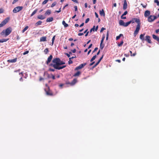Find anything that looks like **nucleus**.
Returning a JSON list of instances; mask_svg holds the SVG:
<instances>
[{"label": "nucleus", "instance_id": "obj_35", "mask_svg": "<svg viewBox=\"0 0 159 159\" xmlns=\"http://www.w3.org/2000/svg\"><path fill=\"white\" fill-rule=\"evenodd\" d=\"M123 43H124V42H123V41L122 40L120 43H118V46L120 47V46H122V45H123Z\"/></svg>", "mask_w": 159, "mask_h": 159}, {"label": "nucleus", "instance_id": "obj_40", "mask_svg": "<svg viewBox=\"0 0 159 159\" xmlns=\"http://www.w3.org/2000/svg\"><path fill=\"white\" fill-rule=\"evenodd\" d=\"M57 4V2H53L51 5V7H52L55 6Z\"/></svg>", "mask_w": 159, "mask_h": 159}, {"label": "nucleus", "instance_id": "obj_23", "mask_svg": "<svg viewBox=\"0 0 159 159\" xmlns=\"http://www.w3.org/2000/svg\"><path fill=\"white\" fill-rule=\"evenodd\" d=\"M62 24L65 28H66L68 26V24H66L64 20L62 21Z\"/></svg>", "mask_w": 159, "mask_h": 159}, {"label": "nucleus", "instance_id": "obj_2", "mask_svg": "<svg viewBox=\"0 0 159 159\" xmlns=\"http://www.w3.org/2000/svg\"><path fill=\"white\" fill-rule=\"evenodd\" d=\"M130 23H134V22L137 23V25L136 26V29L134 31V36H136L138 34L140 28V20L139 19L136 18H133L131 20L129 21Z\"/></svg>", "mask_w": 159, "mask_h": 159}, {"label": "nucleus", "instance_id": "obj_64", "mask_svg": "<svg viewBox=\"0 0 159 159\" xmlns=\"http://www.w3.org/2000/svg\"><path fill=\"white\" fill-rule=\"evenodd\" d=\"M95 63V61H93L89 64L90 66H92Z\"/></svg>", "mask_w": 159, "mask_h": 159}, {"label": "nucleus", "instance_id": "obj_22", "mask_svg": "<svg viewBox=\"0 0 159 159\" xmlns=\"http://www.w3.org/2000/svg\"><path fill=\"white\" fill-rule=\"evenodd\" d=\"M53 20V18L52 17H50L48 18L46 20L47 22H50L52 21Z\"/></svg>", "mask_w": 159, "mask_h": 159}, {"label": "nucleus", "instance_id": "obj_60", "mask_svg": "<svg viewBox=\"0 0 159 159\" xmlns=\"http://www.w3.org/2000/svg\"><path fill=\"white\" fill-rule=\"evenodd\" d=\"M21 70L20 69H19L18 70L14 71V72H19Z\"/></svg>", "mask_w": 159, "mask_h": 159}, {"label": "nucleus", "instance_id": "obj_29", "mask_svg": "<svg viewBox=\"0 0 159 159\" xmlns=\"http://www.w3.org/2000/svg\"><path fill=\"white\" fill-rule=\"evenodd\" d=\"M37 11H38L37 9H36L35 10H34L33 11V12L31 14L30 16H32L33 15H34L35 14V13L37 12Z\"/></svg>", "mask_w": 159, "mask_h": 159}, {"label": "nucleus", "instance_id": "obj_47", "mask_svg": "<svg viewBox=\"0 0 159 159\" xmlns=\"http://www.w3.org/2000/svg\"><path fill=\"white\" fill-rule=\"evenodd\" d=\"M68 62V64H70L72 63L73 61L71 59H70V60H69Z\"/></svg>", "mask_w": 159, "mask_h": 159}, {"label": "nucleus", "instance_id": "obj_42", "mask_svg": "<svg viewBox=\"0 0 159 159\" xmlns=\"http://www.w3.org/2000/svg\"><path fill=\"white\" fill-rule=\"evenodd\" d=\"M95 27V26H94L93 27L90 29V33H91L92 31H94Z\"/></svg>", "mask_w": 159, "mask_h": 159}, {"label": "nucleus", "instance_id": "obj_38", "mask_svg": "<svg viewBox=\"0 0 159 159\" xmlns=\"http://www.w3.org/2000/svg\"><path fill=\"white\" fill-rule=\"evenodd\" d=\"M105 35H103V36H102V39H101V44H102L103 43V41H104V40L105 39Z\"/></svg>", "mask_w": 159, "mask_h": 159}, {"label": "nucleus", "instance_id": "obj_33", "mask_svg": "<svg viewBox=\"0 0 159 159\" xmlns=\"http://www.w3.org/2000/svg\"><path fill=\"white\" fill-rule=\"evenodd\" d=\"M130 24V21H128L126 23H125L124 27H127Z\"/></svg>", "mask_w": 159, "mask_h": 159}, {"label": "nucleus", "instance_id": "obj_50", "mask_svg": "<svg viewBox=\"0 0 159 159\" xmlns=\"http://www.w3.org/2000/svg\"><path fill=\"white\" fill-rule=\"evenodd\" d=\"M98 48L97 47L95 48L94 50L93 51V53L95 51H96L98 49Z\"/></svg>", "mask_w": 159, "mask_h": 159}, {"label": "nucleus", "instance_id": "obj_54", "mask_svg": "<svg viewBox=\"0 0 159 159\" xmlns=\"http://www.w3.org/2000/svg\"><path fill=\"white\" fill-rule=\"evenodd\" d=\"M71 51L73 53H75V52L76 50L75 49H74L71 50Z\"/></svg>", "mask_w": 159, "mask_h": 159}, {"label": "nucleus", "instance_id": "obj_43", "mask_svg": "<svg viewBox=\"0 0 159 159\" xmlns=\"http://www.w3.org/2000/svg\"><path fill=\"white\" fill-rule=\"evenodd\" d=\"M48 2V0H44L42 2V4L43 5H44L47 3Z\"/></svg>", "mask_w": 159, "mask_h": 159}, {"label": "nucleus", "instance_id": "obj_31", "mask_svg": "<svg viewBox=\"0 0 159 159\" xmlns=\"http://www.w3.org/2000/svg\"><path fill=\"white\" fill-rule=\"evenodd\" d=\"M29 27L28 26H26L22 30V32L23 33H24L26 30H27L28 28Z\"/></svg>", "mask_w": 159, "mask_h": 159}, {"label": "nucleus", "instance_id": "obj_6", "mask_svg": "<svg viewBox=\"0 0 159 159\" xmlns=\"http://www.w3.org/2000/svg\"><path fill=\"white\" fill-rule=\"evenodd\" d=\"M9 17H7L0 24V28L3 27L6 24L9 20Z\"/></svg>", "mask_w": 159, "mask_h": 159}, {"label": "nucleus", "instance_id": "obj_17", "mask_svg": "<svg viewBox=\"0 0 159 159\" xmlns=\"http://www.w3.org/2000/svg\"><path fill=\"white\" fill-rule=\"evenodd\" d=\"M145 35V34H141L140 35V39L143 41H145V39L144 38V36Z\"/></svg>", "mask_w": 159, "mask_h": 159}, {"label": "nucleus", "instance_id": "obj_41", "mask_svg": "<svg viewBox=\"0 0 159 159\" xmlns=\"http://www.w3.org/2000/svg\"><path fill=\"white\" fill-rule=\"evenodd\" d=\"M154 2L156 3L157 6L159 5V1L158 0H154Z\"/></svg>", "mask_w": 159, "mask_h": 159}, {"label": "nucleus", "instance_id": "obj_7", "mask_svg": "<svg viewBox=\"0 0 159 159\" xmlns=\"http://www.w3.org/2000/svg\"><path fill=\"white\" fill-rule=\"evenodd\" d=\"M46 94L48 96H52L53 95V94L52 92L50 90L49 88L48 87V88L47 90L45 89Z\"/></svg>", "mask_w": 159, "mask_h": 159}, {"label": "nucleus", "instance_id": "obj_5", "mask_svg": "<svg viewBox=\"0 0 159 159\" xmlns=\"http://www.w3.org/2000/svg\"><path fill=\"white\" fill-rule=\"evenodd\" d=\"M157 18V17L156 16L150 15L148 18V21L149 22H152L153 21L155 20Z\"/></svg>", "mask_w": 159, "mask_h": 159}, {"label": "nucleus", "instance_id": "obj_44", "mask_svg": "<svg viewBox=\"0 0 159 159\" xmlns=\"http://www.w3.org/2000/svg\"><path fill=\"white\" fill-rule=\"evenodd\" d=\"M108 36H109V31H107V36L106 38V40H107L108 38Z\"/></svg>", "mask_w": 159, "mask_h": 159}, {"label": "nucleus", "instance_id": "obj_9", "mask_svg": "<svg viewBox=\"0 0 159 159\" xmlns=\"http://www.w3.org/2000/svg\"><path fill=\"white\" fill-rule=\"evenodd\" d=\"M52 58V55H50L48 58L47 61H46V63L47 64H48L51 62Z\"/></svg>", "mask_w": 159, "mask_h": 159}, {"label": "nucleus", "instance_id": "obj_20", "mask_svg": "<svg viewBox=\"0 0 159 159\" xmlns=\"http://www.w3.org/2000/svg\"><path fill=\"white\" fill-rule=\"evenodd\" d=\"M51 13V11L50 10H48L45 13V15H49Z\"/></svg>", "mask_w": 159, "mask_h": 159}, {"label": "nucleus", "instance_id": "obj_28", "mask_svg": "<svg viewBox=\"0 0 159 159\" xmlns=\"http://www.w3.org/2000/svg\"><path fill=\"white\" fill-rule=\"evenodd\" d=\"M88 29H87L84 32V34H86L85 35V36H87L88 35V34L89 33V31H88Z\"/></svg>", "mask_w": 159, "mask_h": 159}, {"label": "nucleus", "instance_id": "obj_12", "mask_svg": "<svg viewBox=\"0 0 159 159\" xmlns=\"http://www.w3.org/2000/svg\"><path fill=\"white\" fill-rule=\"evenodd\" d=\"M17 58H15L14 59H10L8 60L7 61L8 62L10 63H14L16 62L17 61Z\"/></svg>", "mask_w": 159, "mask_h": 159}, {"label": "nucleus", "instance_id": "obj_24", "mask_svg": "<svg viewBox=\"0 0 159 159\" xmlns=\"http://www.w3.org/2000/svg\"><path fill=\"white\" fill-rule=\"evenodd\" d=\"M8 39H0V43H3L4 42H6L8 40Z\"/></svg>", "mask_w": 159, "mask_h": 159}, {"label": "nucleus", "instance_id": "obj_53", "mask_svg": "<svg viewBox=\"0 0 159 159\" xmlns=\"http://www.w3.org/2000/svg\"><path fill=\"white\" fill-rule=\"evenodd\" d=\"M18 0H14L12 2V4H14L18 1Z\"/></svg>", "mask_w": 159, "mask_h": 159}, {"label": "nucleus", "instance_id": "obj_30", "mask_svg": "<svg viewBox=\"0 0 159 159\" xmlns=\"http://www.w3.org/2000/svg\"><path fill=\"white\" fill-rule=\"evenodd\" d=\"M87 64L86 63H84L83 64H80V65L81 66L82 68H83L85 66H86Z\"/></svg>", "mask_w": 159, "mask_h": 159}, {"label": "nucleus", "instance_id": "obj_56", "mask_svg": "<svg viewBox=\"0 0 159 159\" xmlns=\"http://www.w3.org/2000/svg\"><path fill=\"white\" fill-rule=\"evenodd\" d=\"M19 75H20L21 77H22L23 75V72H21L19 73Z\"/></svg>", "mask_w": 159, "mask_h": 159}, {"label": "nucleus", "instance_id": "obj_34", "mask_svg": "<svg viewBox=\"0 0 159 159\" xmlns=\"http://www.w3.org/2000/svg\"><path fill=\"white\" fill-rule=\"evenodd\" d=\"M82 68H81V66L80 65H79V66L76 67L75 69V70H77L79 69H81Z\"/></svg>", "mask_w": 159, "mask_h": 159}, {"label": "nucleus", "instance_id": "obj_15", "mask_svg": "<svg viewBox=\"0 0 159 159\" xmlns=\"http://www.w3.org/2000/svg\"><path fill=\"white\" fill-rule=\"evenodd\" d=\"M128 13V12L127 11H125L124 13L121 15V19H125L126 17L125 16L124 17H123V16L125 15H126Z\"/></svg>", "mask_w": 159, "mask_h": 159}, {"label": "nucleus", "instance_id": "obj_39", "mask_svg": "<svg viewBox=\"0 0 159 159\" xmlns=\"http://www.w3.org/2000/svg\"><path fill=\"white\" fill-rule=\"evenodd\" d=\"M49 52L48 49V48H46L44 50V52L45 54H47Z\"/></svg>", "mask_w": 159, "mask_h": 159}, {"label": "nucleus", "instance_id": "obj_62", "mask_svg": "<svg viewBox=\"0 0 159 159\" xmlns=\"http://www.w3.org/2000/svg\"><path fill=\"white\" fill-rule=\"evenodd\" d=\"M136 54V52H135L133 54H131V56H134Z\"/></svg>", "mask_w": 159, "mask_h": 159}, {"label": "nucleus", "instance_id": "obj_46", "mask_svg": "<svg viewBox=\"0 0 159 159\" xmlns=\"http://www.w3.org/2000/svg\"><path fill=\"white\" fill-rule=\"evenodd\" d=\"M49 70L51 71L54 72L55 71V70L54 69H53L50 68L49 69Z\"/></svg>", "mask_w": 159, "mask_h": 159}, {"label": "nucleus", "instance_id": "obj_14", "mask_svg": "<svg viewBox=\"0 0 159 159\" xmlns=\"http://www.w3.org/2000/svg\"><path fill=\"white\" fill-rule=\"evenodd\" d=\"M81 74L80 71H78L76 73L74 74L73 76L74 77H76L79 76Z\"/></svg>", "mask_w": 159, "mask_h": 159}, {"label": "nucleus", "instance_id": "obj_45", "mask_svg": "<svg viewBox=\"0 0 159 159\" xmlns=\"http://www.w3.org/2000/svg\"><path fill=\"white\" fill-rule=\"evenodd\" d=\"M141 5L144 8H146L147 6V4H146V5H144L143 3H141Z\"/></svg>", "mask_w": 159, "mask_h": 159}, {"label": "nucleus", "instance_id": "obj_48", "mask_svg": "<svg viewBox=\"0 0 159 159\" xmlns=\"http://www.w3.org/2000/svg\"><path fill=\"white\" fill-rule=\"evenodd\" d=\"M74 7L75 8V11H77L78 8H77V6H75Z\"/></svg>", "mask_w": 159, "mask_h": 159}, {"label": "nucleus", "instance_id": "obj_36", "mask_svg": "<svg viewBox=\"0 0 159 159\" xmlns=\"http://www.w3.org/2000/svg\"><path fill=\"white\" fill-rule=\"evenodd\" d=\"M55 38V36H53L52 39V45L54 43V40Z\"/></svg>", "mask_w": 159, "mask_h": 159}, {"label": "nucleus", "instance_id": "obj_21", "mask_svg": "<svg viewBox=\"0 0 159 159\" xmlns=\"http://www.w3.org/2000/svg\"><path fill=\"white\" fill-rule=\"evenodd\" d=\"M119 24L121 26H124L125 22H124V21L122 20H120L119 21Z\"/></svg>", "mask_w": 159, "mask_h": 159}, {"label": "nucleus", "instance_id": "obj_58", "mask_svg": "<svg viewBox=\"0 0 159 159\" xmlns=\"http://www.w3.org/2000/svg\"><path fill=\"white\" fill-rule=\"evenodd\" d=\"M83 34H84L83 33H79L78 34V35L80 36H82V35H83Z\"/></svg>", "mask_w": 159, "mask_h": 159}, {"label": "nucleus", "instance_id": "obj_52", "mask_svg": "<svg viewBox=\"0 0 159 159\" xmlns=\"http://www.w3.org/2000/svg\"><path fill=\"white\" fill-rule=\"evenodd\" d=\"M89 18H87L85 20V23H87L89 21Z\"/></svg>", "mask_w": 159, "mask_h": 159}, {"label": "nucleus", "instance_id": "obj_13", "mask_svg": "<svg viewBox=\"0 0 159 159\" xmlns=\"http://www.w3.org/2000/svg\"><path fill=\"white\" fill-rule=\"evenodd\" d=\"M77 81V79H74L71 82L69 83L68 84H70L71 85H73L76 83Z\"/></svg>", "mask_w": 159, "mask_h": 159}, {"label": "nucleus", "instance_id": "obj_10", "mask_svg": "<svg viewBox=\"0 0 159 159\" xmlns=\"http://www.w3.org/2000/svg\"><path fill=\"white\" fill-rule=\"evenodd\" d=\"M150 11H149L146 10L144 12V16L146 17H148L150 16Z\"/></svg>", "mask_w": 159, "mask_h": 159}, {"label": "nucleus", "instance_id": "obj_37", "mask_svg": "<svg viewBox=\"0 0 159 159\" xmlns=\"http://www.w3.org/2000/svg\"><path fill=\"white\" fill-rule=\"evenodd\" d=\"M104 47V44H102V43L101 44V43H100V48L101 49H102Z\"/></svg>", "mask_w": 159, "mask_h": 159}, {"label": "nucleus", "instance_id": "obj_32", "mask_svg": "<svg viewBox=\"0 0 159 159\" xmlns=\"http://www.w3.org/2000/svg\"><path fill=\"white\" fill-rule=\"evenodd\" d=\"M96 55H95V56H93L92 57V58L91 59V60H90V61L91 62H92L93 61V60H94L95 58H96Z\"/></svg>", "mask_w": 159, "mask_h": 159}, {"label": "nucleus", "instance_id": "obj_11", "mask_svg": "<svg viewBox=\"0 0 159 159\" xmlns=\"http://www.w3.org/2000/svg\"><path fill=\"white\" fill-rule=\"evenodd\" d=\"M127 7V4L126 0H124L123 6V9L124 10H126Z\"/></svg>", "mask_w": 159, "mask_h": 159}, {"label": "nucleus", "instance_id": "obj_51", "mask_svg": "<svg viewBox=\"0 0 159 159\" xmlns=\"http://www.w3.org/2000/svg\"><path fill=\"white\" fill-rule=\"evenodd\" d=\"M29 52L28 51H25V52H24L23 53L24 55H26L27 54H28L29 53Z\"/></svg>", "mask_w": 159, "mask_h": 159}, {"label": "nucleus", "instance_id": "obj_27", "mask_svg": "<svg viewBox=\"0 0 159 159\" xmlns=\"http://www.w3.org/2000/svg\"><path fill=\"white\" fill-rule=\"evenodd\" d=\"M123 35L122 34H120L119 35L117 36L116 38V40H118L120 39L121 36H123Z\"/></svg>", "mask_w": 159, "mask_h": 159}, {"label": "nucleus", "instance_id": "obj_3", "mask_svg": "<svg viewBox=\"0 0 159 159\" xmlns=\"http://www.w3.org/2000/svg\"><path fill=\"white\" fill-rule=\"evenodd\" d=\"M11 30L10 28H7L5 30H3L1 33V34H5L6 36L9 35L11 32Z\"/></svg>", "mask_w": 159, "mask_h": 159}, {"label": "nucleus", "instance_id": "obj_63", "mask_svg": "<svg viewBox=\"0 0 159 159\" xmlns=\"http://www.w3.org/2000/svg\"><path fill=\"white\" fill-rule=\"evenodd\" d=\"M52 76V78L53 80H55V77L54 75H53L52 74L51 75Z\"/></svg>", "mask_w": 159, "mask_h": 159}, {"label": "nucleus", "instance_id": "obj_49", "mask_svg": "<svg viewBox=\"0 0 159 159\" xmlns=\"http://www.w3.org/2000/svg\"><path fill=\"white\" fill-rule=\"evenodd\" d=\"M105 30V28L104 27H102L100 30V32H102L104 30Z\"/></svg>", "mask_w": 159, "mask_h": 159}, {"label": "nucleus", "instance_id": "obj_61", "mask_svg": "<svg viewBox=\"0 0 159 159\" xmlns=\"http://www.w3.org/2000/svg\"><path fill=\"white\" fill-rule=\"evenodd\" d=\"M98 64V63L97 62L96 64L93 66V68L95 67Z\"/></svg>", "mask_w": 159, "mask_h": 159}, {"label": "nucleus", "instance_id": "obj_25", "mask_svg": "<svg viewBox=\"0 0 159 159\" xmlns=\"http://www.w3.org/2000/svg\"><path fill=\"white\" fill-rule=\"evenodd\" d=\"M152 38L156 40L157 41L159 38L155 34L152 35Z\"/></svg>", "mask_w": 159, "mask_h": 159}, {"label": "nucleus", "instance_id": "obj_19", "mask_svg": "<svg viewBox=\"0 0 159 159\" xmlns=\"http://www.w3.org/2000/svg\"><path fill=\"white\" fill-rule=\"evenodd\" d=\"M99 13L100 15L101 16H105V13L103 9H102L101 11H100Z\"/></svg>", "mask_w": 159, "mask_h": 159}, {"label": "nucleus", "instance_id": "obj_1", "mask_svg": "<svg viewBox=\"0 0 159 159\" xmlns=\"http://www.w3.org/2000/svg\"><path fill=\"white\" fill-rule=\"evenodd\" d=\"M52 62L53 64H50V66L53 67L54 69L60 70L66 66V65L61 66L65 64V62L61 61L59 58H54Z\"/></svg>", "mask_w": 159, "mask_h": 159}, {"label": "nucleus", "instance_id": "obj_16", "mask_svg": "<svg viewBox=\"0 0 159 159\" xmlns=\"http://www.w3.org/2000/svg\"><path fill=\"white\" fill-rule=\"evenodd\" d=\"M37 18L39 19L43 20L45 18V17L42 15H39L38 16Z\"/></svg>", "mask_w": 159, "mask_h": 159}, {"label": "nucleus", "instance_id": "obj_26", "mask_svg": "<svg viewBox=\"0 0 159 159\" xmlns=\"http://www.w3.org/2000/svg\"><path fill=\"white\" fill-rule=\"evenodd\" d=\"M42 23V21L41 20H39L35 24V25L38 26L41 25Z\"/></svg>", "mask_w": 159, "mask_h": 159}, {"label": "nucleus", "instance_id": "obj_59", "mask_svg": "<svg viewBox=\"0 0 159 159\" xmlns=\"http://www.w3.org/2000/svg\"><path fill=\"white\" fill-rule=\"evenodd\" d=\"M72 1H73V2H75V3H78V2L77 1V0H72Z\"/></svg>", "mask_w": 159, "mask_h": 159}, {"label": "nucleus", "instance_id": "obj_57", "mask_svg": "<svg viewBox=\"0 0 159 159\" xmlns=\"http://www.w3.org/2000/svg\"><path fill=\"white\" fill-rule=\"evenodd\" d=\"M61 11V7L59 9V10H58V11H56L55 12H57V13H59Z\"/></svg>", "mask_w": 159, "mask_h": 159}, {"label": "nucleus", "instance_id": "obj_18", "mask_svg": "<svg viewBox=\"0 0 159 159\" xmlns=\"http://www.w3.org/2000/svg\"><path fill=\"white\" fill-rule=\"evenodd\" d=\"M46 36H43L41 37L40 38V42H44L46 41Z\"/></svg>", "mask_w": 159, "mask_h": 159}, {"label": "nucleus", "instance_id": "obj_4", "mask_svg": "<svg viewBox=\"0 0 159 159\" xmlns=\"http://www.w3.org/2000/svg\"><path fill=\"white\" fill-rule=\"evenodd\" d=\"M23 8L22 6H18L15 7L13 10L14 13H16L22 10Z\"/></svg>", "mask_w": 159, "mask_h": 159}, {"label": "nucleus", "instance_id": "obj_8", "mask_svg": "<svg viewBox=\"0 0 159 159\" xmlns=\"http://www.w3.org/2000/svg\"><path fill=\"white\" fill-rule=\"evenodd\" d=\"M151 37L150 36L147 35L146 36L145 41H147L148 43H151L152 42L150 39Z\"/></svg>", "mask_w": 159, "mask_h": 159}, {"label": "nucleus", "instance_id": "obj_55", "mask_svg": "<svg viewBox=\"0 0 159 159\" xmlns=\"http://www.w3.org/2000/svg\"><path fill=\"white\" fill-rule=\"evenodd\" d=\"M19 75H20L21 77H22L23 75V72H21L19 73Z\"/></svg>", "mask_w": 159, "mask_h": 159}]
</instances>
